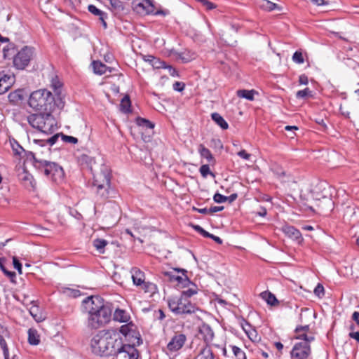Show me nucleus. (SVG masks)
<instances>
[{"instance_id":"1","label":"nucleus","mask_w":359,"mask_h":359,"mask_svg":"<svg viewBox=\"0 0 359 359\" xmlns=\"http://www.w3.org/2000/svg\"><path fill=\"white\" fill-rule=\"evenodd\" d=\"M83 312L88 314V326L99 329L109 322L111 309L99 297H88L82 302Z\"/></svg>"},{"instance_id":"2","label":"nucleus","mask_w":359,"mask_h":359,"mask_svg":"<svg viewBox=\"0 0 359 359\" xmlns=\"http://www.w3.org/2000/svg\"><path fill=\"white\" fill-rule=\"evenodd\" d=\"M28 103L36 111H51L55 107L54 97L46 89L34 91L29 96Z\"/></svg>"},{"instance_id":"3","label":"nucleus","mask_w":359,"mask_h":359,"mask_svg":"<svg viewBox=\"0 0 359 359\" xmlns=\"http://www.w3.org/2000/svg\"><path fill=\"white\" fill-rule=\"evenodd\" d=\"M27 121L33 128L43 133H52L57 128L56 121L50 111L31 114L27 117Z\"/></svg>"},{"instance_id":"4","label":"nucleus","mask_w":359,"mask_h":359,"mask_svg":"<svg viewBox=\"0 0 359 359\" xmlns=\"http://www.w3.org/2000/svg\"><path fill=\"white\" fill-rule=\"evenodd\" d=\"M35 168L53 182H58L64 177L62 168L56 163L46 160L37 161L35 163Z\"/></svg>"},{"instance_id":"5","label":"nucleus","mask_w":359,"mask_h":359,"mask_svg":"<svg viewBox=\"0 0 359 359\" xmlns=\"http://www.w3.org/2000/svg\"><path fill=\"white\" fill-rule=\"evenodd\" d=\"M297 339H302L304 341L297 343L294 345L290 351L292 359H308L311 355V346L309 343L314 340L313 335L302 334L296 337Z\"/></svg>"},{"instance_id":"6","label":"nucleus","mask_w":359,"mask_h":359,"mask_svg":"<svg viewBox=\"0 0 359 359\" xmlns=\"http://www.w3.org/2000/svg\"><path fill=\"white\" fill-rule=\"evenodd\" d=\"M168 306L176 314H191L196 310L195 305L184 297L169 299Z\"/></svg>"},{"instance_id":"7","label":"nucleus","mask_w":359,"mask_h":359,"mask_svg":"<svg viewBox=\"0 0 359 359\" xmlns=\"http://www.w3.org/2000/svg\"><path fill=\"white\" fill-rule=\"evenodd\" d=\"M34 50L30 46H24L15 53L13 65L18 69H24L27 67L34 56Z\"/></svg>"},{"instance_id":"8","label":"nucleus","mask_w":359,"mask_h":359,"mask_svg":"<svg viewBox=\"0 0 359 359\" xmlns=\"http://www.w3.org/2000/svg\"><path fill=\"white\" fill-rule=\"evenodd\" d=\"M107 345L105 346L104 356H114L117 353L118 350L123 348V340L117 333L108 332L107 336Z\"/></svg>"},{"instance_id":"9","label":"nucleus","mask_w":359,"mask_h":359,"mask_svg":"<svg viewBox=\"0 0 359 359\" xmlns=\"http://www.w3.org/2000/svg\"><path fill=\"white\" fill-rule=\"evenodd\" d=\"M108 332L100 331L94 335L90 340V348L92 352L99 356H104L105 346L107 345V336Z\"/></svg>"},{"instance_id":"10","label":"nucleus","mask_w":359,"mask_h":359,"mask_svg":"<svg viewBox=\"0 0 359 359\" xmlns=\"http://www.w3.org/2000/svg\"><path fill=\"white\" fill-rule=\"evenodd\" d=\"M187 341V335L181 332H175L166 346L167 351L175 353L180 351Z\"/></svg>"},{"instance_id":"11","label":"nucleus","mask_w":359,"mask_h":359,"mask_svg":"<svg viewBox=\"0 0 359 359\" xmlns=\"http://www.w3.org/2000/svg\"><path fill=\"white\" fill-rule=\"evenodd\" d=\"M133 342V345L123 343V348L118 350L114 355L115 359H138L139 353L135 348V341Z\"/></svg>"},{"instance_id":"12","label":"nucleus","mask_w":359,"mask_h":359,"mask_svg":"<svg viewBox=\"0 0 359 359\" xmlns=\"http://www.w3.org/2000/svg\"><path fill=\"white\" fill-rule=\"evenodd\" d=\"M137 327L132 323H127L121 326L119 332L129 341L132 339L137 340V344L140 345L142 343L140 334L137 332Z\"/></svg>"},{"instance_id":"13","label":"nucleus","mask_w":359,"mask_h":359,"mask_svg":"<svg viewBox=\"0 0 359 359\" xmlns=\"http://www.w3.org/2000/svg\"><path fill=\"white\" fill-rule=\"evenodd\" d=\"M174 271L181 272L182 276H177L172 271H166L164 273L165 276L168 277L171 282L176 281L178 284L182 285V287L189 286L191 284L190 280L187 276V271L184 269L175 268Z\"/></svg>"},{"instance_id":"14","label":"nucleus","mask_w":359,"mask_h":359,"mask_svg":"<svg viewBox=\"0 0 359 359\" xmlns=\"http://www.w3.org/2000/svg\"><path fill=\"white\" fill-rule=\"evenodd\" d=\"M93 187L110 188V175L107 169L94 175Z\"/></svg>"},{"instance_id":"15","label":"nucleus","mask_w":359,"mask_h":359,"mask_svg":"<svg viewBox=\"0 0 359 359\" xmlns=\"http://www.w3.org/2000/svg\"><path fill=\"white\" fill-rule=\"evenodd\" d=\"M198 337L203 339L204 346H210L214 338V332L208 324L203 323L198 327Z\"/></svg>"},{"instance_id":"16","label":"nucleus","mask_w":359,"mask_h":359,"mask_svg":"<svg viewBox=\"0 0 359 359\" xmlns=\"http://www.w3.org/2000/svg\"><path fill=\"white\" fill-rule=\"evenodd\" d=\"M14 81L15 76L13 74L0 73V95L8 91Z\"/></svg>"},{"instance_id":"17","label":"nucleus","mask_w":359,"mask_h":359,"mask_svg":"<svg viewBox=\"0 0 359 359\" xmlns=\"http://www.w3.org/2000/svg\"><path fill=\"white\" fill-rule=\"evenodd\" d=\"M130 273L133 283L136 287H139L145 280L144 273L137 267H133Z\"/></svg>"},{"instance_id":"18","label":"nucleus","mask_w":359,"mask_h":359,"mask_svg":"<svg viewBox=\"0 0 359 359\" xmlns=\"http://www.w3.org/2000/svg\"><path fill=\"white\" fill-rule=\"evenodd\" d=\"M283 232L289 238L299 241L302 238L300 231L292 226L285 225L282 227Z\"/></svg>"},{"instance_id":"19","label":"nucleus","mask_w":359,"mask_h":359,"mask_svg":"<svg viewBox=\"0 0 359 359\" xmlns=\"http://www.w3.org/2000/svg\"><path fill=\"white\" fill-rule=\"evenodd\" d=\"M10 143L13 155L20 160L23 158V155L26 154L23 147L14 139L10 140Z\"/></svg>"},{"instance_id":"20","label":"nucleus","mask_w":359,"mask_h":359,"mask_svg":"<svg viewBox=\"0 0 359 359\" xmlns=\"http://www.w3.org/2000/svg\"><path fill=\"white\" fill-rule=\"evenodd\" d=\"M113 318L115 321L128 323L130 319V316L125 310L116 309L114 313Z\"/></svg>"},{"instance_id":"21","label":"nucleus","mask_w":359,"mask_h":359,"mask_svg":"<svg viewBox=\"0 0 359 359\" xmlns=\"http://www.w3.org/2000/svg\"><path fill=\"white\" fill-rule=\"evenodd\" d=\"M88 10L92 14L98 16L99 19L101 20L102 23L103 27L104 28H107V22H105L107 14L105 13L98 9L95 6L92 4L88 6Z\"/></svg>"},{"instance_id":"22","label":"nucleus","mask_w":359,"mask_h":359,"mask_svg":"<svg viewBox=\"0 0 359 359\" xmlns=\"http://www.w3.org/2000/svg\"><path fill=\"white\" fill-rule=\"evenodd\" d=\"M138 287L142 290L145 293L149 294L150 296L154 295L158 292V287L156 284L151 282H147L145 280Z\"/></svg>"},{"instance_id":"23","label":"nucleus","mask_w":359,"mask_h":359,"mask_svg":"<svg viewBox=\"0 0 359 359\" xmlns=\"http://www.w3.org/2000/svg\"><path fill=\"white\" fill-rule=\"evenodd\" d=\"M93 71L95 74L102 75L105 74L107 71L111 72V68L107 67L104 64L99 61H93L92 63Z\"/></svg>"},{"instance_id":"24","label":"nucleus","mask_w":359,"mask_h":359,"mask_svg":"<svg viewBox=\"0 0 359 359\" xmlns=\"http://www.w3.org/2000/svg\"><path fill=\"white\" fill-rule=\"evenodd\" d=\"M259 295L269 305L276 306L278 304V301L276 296L269 291L262 292Z\"/></svg>"},{"instance_id":"25","label":"nucleus","mask_w":359,"mask_h":359,"mask_svg":"<svg viewBox=\"0 0 359 359\" xmlns=\"http://www.w3.org/2000/svg\"><path fill=\"white\" fill-rule=\"evenodd\" d=\"M196 359H215L212 351L210 346H203L201 347Z\"/></svg>"},{"instance_id":"26","label":"nucleus","mask_w":359,"mask_h":359,"mask_svg":"<svg viewBox=\"0 0 359 359\" xmlns=\"http://www.w3.org/2000/svg\"><path fill=\"white\" fill-rule=\"evenodd\" d=\"M211 118L222 129L226 130L229 128V124L219 113H212Z\"/></svg>"},{"instance_id":"27","label":"nucleus","mask_w":359,"mask_h":359,"mask_svg":"<svg viewBox=\"0 0 359 359\" xmlns=\"http://www.w3.org/2000/svg\"><path fill=\"white\" fill-rule=\"evenodd\" d=\"M15 46L13 43H9L3 48L4 57L6 59L14 58L15 55Z\"/></svg>"},{"instance_id":"28","label":"nucleus","mask_w":359,"mask_h":359,"mask_svg":"<svg viewBox=\"0 0 359 359\" xmlns=\"http://www.w3.org/2000/svg\"><path fill=\"white\" fill-rule=\"evenodd\" d=\"M198 152L201 157L205 158L208 162L210 163L214 161V157L212 155L210 151L204 147L203 144H200L198 147Z\"/></svg>"},{"instance_id":"29","label":"nucleus","mask_w":359,"mask_h":359,"mask_svg":"<svg viewBox=\"0 0 359 359\" xmlns=\"http://www.w3.org/2000/svg\"><path fill=\"white\" fill-rule=\"evenodd\" d=\"M107 6L114 11H121L123 10V3L120 0H105Z\"/></svg>"},{"instance_id":"30","label":"nucleus","mask_w":359,"mask_h":359,"mask_svg":"<svg viewBox=\"0 0 359 359\" xmlns=\"http://www.w3.org/2000/svg\"><path fill=\"white\" fill-rule=\"evenodd\" d=\"M254 90H238L237 91V95L239 97L245 98L248 100L252 101L254 100V95L255 93Z\"/></svg>"},{"instance_id":"31","label":"nucleus","mask_w":359,"mask_h":359,"mask_svg":"<svg viewBox=\"0 0 359 359\" xmlns=\"http://www.w3.org/2000/svg\"><path fill=\"white\" fill-rule=\"evenodd\" d=\"M60 137V136L59 134H55L53 135L51 137L48 138V140H36V142L39 144L41 147H44L46 144L53 146L56 143Z\"/></svg>"},{"instance_id":"32","label":"nucleus","mask_w":359,"mask_h":359,"mask_svg":"<svg viewBox=\"0 0 359 359\" xmlns=\"http://www.w3.org/2000/svg\"><path fill=\"white\" fill-rule=\"evenodd\" d=\"M108 244V241L102 238H96L93 241V246L100 253L104 252V248Z\"/></svg>"},{"instance_id":"33","label":"nucleus","mask_w":359,"mask_h":359,"mask_svg":"<svg viewBox=\"0 0 359 359\" xmlns=\"http://www.w3.org/2000/svg\"><path fill=\"white\" fill-rule=\"evenodd\" d=\"M28 341L32 345H37L40 340L36 330L29 329L28 331Z\"/></svg>"},{"instance_id":"34","label":"nucleus","mask_w":359,"mask_h":359,"mask_svg":"<svg viewBox=\"0 0 359 359\" xmlns=\"http://www.w3.org/2000/svg\"><path fill=\"white\" fill-rule=\"evenodd\" d=\"M136 123L139 126L142 127L143 128L153 129L154 128V124L152 122L144 118H137L136 119Z\"/></svg>"},{"instance_id":"35","label":"nucleus","mask_w":359,"mask_h":359,"mask_svg":"<svg viewBox=\"0 0 359 359\" xmlns=\"http://www.w3.org/2000/svg\"><path fill=\"white\" fill-rule=\"evenodd\" d=\"M245 326H248L249 327V330H248V332L246 334L249 337V339L252 341H257L259 340V337L257 333V331L255 329H252L251 327V325L248 323L245 322Z\"/></svg>"},{"instance_id":"36","label":"nucleus","mask_w":359,"mask_h":359,"mask_svg":"<svg viewBox=\"0 0 359 359\" xmlns=\"http://www.w3.org/2000/svg\"><path fill=\"white\" fill-rule=\"evenodd\" d=\"M62 85V83L57 75H54L52 76L51 87L53 88L54 91L56 93H57V94L60 93Z\"/></svg>"},{"instance_id":"37","label":"nucleus","mask_w":359,"mask_h":359,"mask_svg":"<svg viewBox=\"0 0 359 359\" xmlns=\"http://www.w3.org/2000/svg\"><path fill=\"white\" fill-rule=\"evenodd\" d=\"M120 108L123 113H128L130 111V100L128 96H125L121 102Z\"/></svg>"},{"instance_id":"38","label":"nucleus","mask_w":359,"mask_h":359,"mask_svg":"<svg viewBox=\"0 0 359 359\" xmlns=\"http://www.w3.org/2000/svg\"><path fill=\"white\" fill-rule=\"evenodd\" d=\"M309 97H312V91L309 88L299 90L296 93V97L298 99H306Z\"/></svg>"},{"instance_id":"39","label":"nucleus","mask_w":359,"mask_h":359,"mask_svg":"<svg viewBox=\"0 0 359 359\" xmlns=\"http://www.w3.org/2000/svg\"><path fill=\"white\" fill-rule=\"evenodd\" d=\"M232 351L237 359H246L245 353L236 346H231Z\"/></svg>"},{"instance_id":"40","label":"nucleus","mask_w":359,"mask_h":359,"mask_svg":"<svg viewBox=\"0 0 359 359\" xmlns=\"http://www.w3.org/2000/svg\"><path fill=\"white\" fill-rule=\"evenodd\" d=\"M95 189L97 195L101 198L105 199L108 198L109 188L95 187Z\"/></svg>"},{"instance_id":"41","label":"nucleus","mask_w":359,"mask_h":359,"mask_svg":"<svg viewBox=\"0 0 359 359\" xmlns=\"http://www.w3.org/2000/svg\"><path fill=\"white\" fill-rule=\"evenodd\" d=\"M0 269L4 272V273L9 277L12 282H13V279L15 278V273L13 271H8L4 265L3 259H0Z\"/></svg>"},{"instance_id":"42","label":"nucleus","mask_w":359,"mask_h":359,"mask_svg":"<svg viewBox=\"0 0 359 359\" xmlns=\"http://www.w3.org/2000/svg\"><path fill=\"white\" fill-rule=\"evenodd\" d=\"M309 331H310V327L308 325L297 327L295 329V332L297 334L296 337H299V335L302 334L309 335L308 333L309 332Z\"/></svg>"},{"instance_id":"43","label":"nucleus","mask_w":359,"mask_h":359,"mask_svg":"<svg viewBox=\"0 0 359 359\" xmlns=\"http://www.w3.org/2000/svg\"><path fill=\"white\" fill-rule=\"evenodd\" d=\"M210 146L217 150H222L223 149V144L221 140L218 138H213L210 140Z\"/></svg>"},{"instance_id":"44","label":"nucleus","mask_w":359,"mask_h":359,"mask_svg":"<svg viewBox=\"0 0 359 359\" xmlns=\"http://www.w3.org/2000/svg\"><path fill=\"white\" fill-rule=\"evenodd\" d=\"M292 60L297 64H303L304 59L301 51H296L292 55Z\"/></svg>"},{"instance_id":"45","label":"nucleus","mask_w":359,"mask_h":359,"mask_svg":"<svg viewBox=\"0 0 359 359\" xmlns=\"http://www.w3.org/2000/svg\"><path fill=\"white\" fill-rule=\"evenodd\" d=\"M154 69H161L165 67V63L161 61L159 58L155 57L151 60V65Z\"/></svg>"},{"instance_id":"46","label":"nucleus","mask_w":359,"mask_h":359,"mask_svg":"<svg viewBox=\"0 0 359 359\" xmlns=\"http://www.w3.org/2000/svg\"><path fill=\"white\" fill-rule=\"evenodd\" d=\"M199 171L203 177H207L208 175H214L213 173L210 171L209 165L207 164L202 165L199 169Z\"/></svg>"},{"instance_id":"47","label":"nucleus","mask_w":359,"mask_h":359,"mask_svg":"<svg viewBox=\"0 0 359 359\" xmlns=\"http://www.w3.org/2000/svg\"><path fill=\"white\" fill-rule=\"evenodd\" d=\"M194 288H189L187 290L182 291L181 297H184V298L188 299V298L191 297V296H193L194 294H196L197 290L196 289V285H194Z\"/></svg>"},{"instance_id":"48","label":"nucleus","mask_w":359,"mask_h":359,"mask_svg":"<svg viewBox=\"0 0 359 359\" xmlns=\"http://www.w3.org/2000/svg\"><path fill=\"white\" fill-rule=\"evenodd\" d=\"M314 294L319 298H322L325 294L324 287L318 283L314 289Z\"/></svg>"},{"instance_id":"49","label":"nucleus","mask_w":359,"mask_h":359,"mask_svg":"<svg viewBox=\"0 0 359 359\" xmlns=\"http://www.w3.org/2000/svg\"><path fill=\"white\" fill-rule=\"evenodd\" d=\"M25 158L26 160H30L33 161L34 166L35 167V163L37 161H41L42 159H38L36 158L35 154L32 151H27L26 154L23 155V158Z\"/></svg>"},{"instance_id":"50","label":"nucleus","mask_w":359,"mask_h":359,"mask_svg":"<svg viewBox=\"0 0 359 359\" xmlns=\"http://www.w3.org/2000/svg\"><path fill=\"white\" fill-rule=\"evenodd\" d=\"M200 2L208 11H210L216 8V5L208 0H196Z\"/></svg>"},{"instance_id":"51","label":"nucleus","mask_w":359,"mask_h":359,"mask_svg":"<svg viewBox=\"0 0 359 359\" xmlns=\"http://www.w3.org/2000/svg\"><path fill=\"white\" fill-rule=\"evenodd\" d=\"M213 200L215 203H222L227 201V196L216 193L213 196Z\"/></svg>"},{"instance_id":"52","label":"nucleus","mask_w":359,"mask_h":359,"mask_svg":"<svg viewBox=\"0 0 359 359\" xmlns=\"http://www.w3.org/2000/svg\"><path fill=\"white\" fill-rule=\"evenodd\" d=\"M61 139L63 142H69L71 144H76L78 142V139L73 136H69L66 135H61Z\"/></svg>"},{"instance_id":"53","label":"nucleus","mask_w":359,"mask_h":359,"mask_svg":"<svg viewBox=\"0 0 359 359\" xmlns=\"http://www.w3.org/2000/svg\"><path fill=\"white\" fill-rule=\"evenodd\" d=\"M262 6L269 11H273L278 6L276 4L271 2L268 0H264Z\"/></svg>"},{"instance_id":"54","label":"nucleus","mask_w":359,"mask_h":359,"mask_svg":"<svg viewBox=\"0 0 359 359\" xmlns=\"http://www.w3.org/2000/svg\"><path fill=\"white\" fill-rule=\"evenodd\" d=\"M13 263L14 268L16 269L20 274H21L22 272V264L20 262V261L15 257H13Z\"/></svg>"},{"instance_id":"55","label":"nucleus","mask_w":359,"mask_h":359,"mask_svg":"<svg viewBox=\"0 0 359 359\" xmlns=\"http://www.w3.org/2000/svg\"><path fill=\"white\" fill-rule=\"evenodd\" d=\"M185 85L182 82L176 81L173 84V89L176 91L181 92L184 89Z\"/></svg>"},{"instance_id":"56","label":"nucleus","mask_w":359,"mask_h":359,"mask_svg":"<svg viewBox=\"0 0 359 359\" xmlns=\"http://www.w3.org/2000/svg\"><path fill=\"white\" fill-rule=\"evenodd\" d=\"M237 155L245 160H249L251 156L250 154H248L245 150L243 149L238 151Z\"/></svg>"},{"instance_id":"57","label":"nucleus","mask_w":359,"mask_h":359,"mask_svg":"<svg viewBox=\"0 0 359 359\" xmlns=\"http://www.w3.org/2000/svg\"><path fill=\"white\" fill-rule=\"evenodd\" d=\"M163 69H167L168 70V72L169 74L172 76H177V71L175 70V68H173L172 66L170 65H167L165 64V67H163Z\"/></svg>"},{"instance_id":"58","label":"nucleus","mask_w":359,"mask_h":359,"mask_svg":"<svg viewBox=\"0 0 359 359\" xmlns=\"http://www.w3.org/2000/svg\"><path fill=\"white\" fill-rule=\"evenodd\" d=\"M299 82L300 84L306 85L309 83V79L307 76L305 74H302L299 77Z\"/></svg>"},{"instance_id":"59","label":"nucleus","mask_w":359,"mask_h":359,"mask_svg":"<svg viewBox=\"0 0 359 359\" xmlns=\"http://www.w3.org/2000/svg\"><path fill=\"white\" fill-rule=\"evenodd\" d=\"M224 210L223 206H213L209 208V213H215Z\"/></svg>"},{"instance_id":"60","label":"nucleus","mask_w":359,"mask_h":359,"mask_svg":"<svg viewBox=\"0 0 359 359\" xmlns=\"http://www.w3.org/2000/svg\"><path fill=\"white\" fill-rule=\"evenodd\" d=\"M193 210L194 211H196L199 213H201V214H207V213H209V209H207L206 208H193Z\"/></svg>"},{"instance_id":"61","label":"nucleus","mask_w":359,"mask_h":359,"mask_svg":"<svg viewBox=\"0 0 359 359\" xmlns=\"http://www.w3.org/2000/svg\"><path fill=\"white\" fill-rule=\"evenodd\" d=\"M348 335L351 338L355 339L357 341H359V332H351Z\"/></svg>"},{"instance_id":"62","label":"nucleus","mask_w":359,"mask_h":359,"mask_svg":"<svg viewBox=\"0 0 359 359\" xmlns=\"http://www.w3.org/2000/svg\"><path fill=\"white\" fill-rule=\"evenodd\" d=\"M168 11H163V10H156L155 8V11L154 13H151V14H154V15H165L168 14Z\"/></svg>"},{"instance_id":"63","label":"nucleus","mask_w":359,"mask_h":359,"mask_svg":"<svg viewBox=\"0 0 359 359\" xmlns=\"http://www.w3.org/2000/svg\"><path fill=\"white\" fill-rule=\"evenodd\" d=\"M311 2L317 6H323L327 4L325 0H311Z\"/></svg>"},{"instance_id":"64","label":"nucleus","mask_w":359,"mask_h":359,"mask_svg":"<svg viewBox=\"0 0 359 359\" xmlns=\"http://www.w3.org/2000/svg\"><path fill=\"white\" fill-rule=\"evenodd\" d=\"M0 346L2 349L8 346L4 336L1 334H0Z\"/></svg>"}]
</instances>
